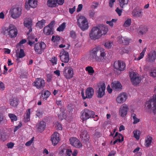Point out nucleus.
Masks as SVG:
<instances>
[{"label": "nucleus", "mask_w": 156, "mask_h": 156, "mask_svg": "<svg viewBox=\"0 0 156 156\" xmlns=\"http://www.w3.org/2000/svg\"><path fill=\"white\" fill-rule=\"evenodd\" d=\"M108 30L107 27L103 24L98 25L93 27L89 34L90 38L95 40L100 38L103 35H105Z\"/></svg>", "instance_id": "obj_1"}, {"label": "nucleus", "mask_w": 156, "mask_h": 156, "mask_svg": "<svg viewBox=\"0 0 156 156\" xmlns=\"http://www.w3.org/2000/svg\"><path fill=\"white\" fill-rule=\"evenodd\" d=\"M104 50V49L98 47L93 48L90 51V58L95 61L103 60L105 56Z\"/></svg>", "instance_id": "obj_2"}, {"label": "nucleus", "mask_w": 156, "mask_h": 156, "mask_svg": "<svg viewBox=\"0 0 156 156\" xmlns=\"http://www.w3.org/2000/svg\"><path fill=\"white\" fill-rule=\"evenodd\" d=\"M1 33L6 36H8L11 38H13L16 36L18 31L16 26L11 24L8 27H2Z\"/></svg>", "instance_id": "obj_3"}, {"label": "nucleus", "mask_w": 156, "mask_h": 156, "mask_svg": "<svg viewBox=\"0 0 156 156\" xmlns=\"http://www.w3.org/2000/svg\"><path fill=\"white\" fill-rule=\"evenodd\" d=\"M146 107L154 114H156V99L154 96L152 98L146 103Z\"/></svg>", "instance_id": "obj_4"}, {"label": "nucleus", "mask_w": 156, "mask_h": 156, "mask_svg": "<svg viewBox=\"0 0 156 156\" xmlns=\"http://www.w3.org/2000/svg\"><path fill=\"white\" fill-rule=\"evenodd\" d=\"M77 23L79 26L82 30L87 29L88 25L87 19L83 16H80L77 20Z\"/></svg>", "instance_id": "obj_5"}, {"label": "nucleus", "mask_w": 156, "mask_h": 156, "mask_svg": "<svg viewBox=\"0 0 156 156\" xmlns=\"http://www.w3.org/2000/svg\"><path fill=\"white\" fill-rule=\"evenodd\" d=\"M81 119L83 121L86 120L90 118H94V112L90 110L85 109L81 112Z\"/></svg>", "instance_id": "obj_6"}, {"label": "nucleus", "mask_w": 156, "mask_h": 156, "mask_svg": "<svg viewBox=\"0 0 156 156\" xmlns=\"http://www.w3.org/2000/svg\"><path fill=\"white\" fill-rule=\"evenodd\" d=\"M21 9L19 7H13L9 11L11 17L14 19H16L21 14Z\"/></svg>", "instance_id": "obj_7"}, {"label": "nucleus", "mask_w": 156, "mask_h": 156, "mask_svg": "<svg viewBox=\"0 0 156 156\" xmlns=\"http://www.w3.org/2000/svg\"><path fill=\"white\" fill-rule=\"evenodd\" d=\"M129 76L133 85H136L140 83L141 79L138 74L134 72H131L129 73Z\"/></svg>", "instance_id": "obj_8"}, {"label": "nucleus", "mask_w": 156, "mask_h": 156, "mask_svg": "<svg viewBox=\"0 0 156 156\" xmlns=\"http://www.w3.org/2000/svg\"><path fill=\"white\" fill-rule=\"evenodd\" d=\"M65 77L67 79H70L73 77L74 74L73 69L70 66L65 67L63 71Z\"/></svg>", "instance_id": "obj_9"}, {"label": "nucleus", "mask_w": 156, "mask_h": 156, "mask_svg": "<svg viewBox=\"0 0 156 156\" xmlns=\"http://www.w3.org/2000/svg\"><path fill=\"white\" fill-rule=\"evenodd\" d=\"M114 67L117 70L120 71H123L126 69V64L121 60H118L114 63Z\"/></svg>", "instance_id": "obj_10"}, {"label": "nucleus", "mask_w": 156, "mask_h": 156, "mask_svg": "<svg viewBox=\"0 0 156 156\" xmlns=\"http://www.w3.org/2000/svg\"><path fill=\"white\" fill-rule=\"evenodd\" d=\"M33 84L38 89L41 90L45 86V82L43 78H39L36 79Z\"/></svg>", "instance_id": "obj_11"}, {"label": "nucleus", "mask_w": 156, "mask_h": 156, "mask_svg": "<svg viewBox=\"0 0 156 156\" xmlns=\"http://www.w3.org/2000/svg\"><path fill=\"white\" fill-rule=\"evenodd\" d=\"M46 47V45L44 42L37 43L36 44L34 47L35 51L38 54H41L42 53L43 50Z\"/></svg>", "instance_id": "obj_12"}, {"label": "nucleus", "mask_w": 156, "mask_h": 156, "mask_svg": "<svg viewBox=\"0 0 156 156\" xmlns=\"http://www.w3.org/2000/svg\"><path fill=\"white\" fill-rule=\"evenodd\" d=\"M98 86L99 89L97 91V97L99 98H101L105 95L106 87L105 84L104 83H101Z\"/></svg>", "instance_id": "obj_13"}, {"label": "nucleus", "mask_w": 156, "mask_h": 156, "mask_svg": "<svg viewBox=\"0 0 156 156\" xmlns=\"http://www.w3.org/2000/svg\"><path fill=\"white\" fill-rule=\"evenodd\" d=\"M59 57L61 61L65 63H67L69 60V55L68 52L64 50L62 51Z\"/></svg>", "instance_id": "obj_14"}, {"label": "nucleus", "mask_w": 156, "mask_h": 156, "mask_svg": "<svg viewBox=\"0 0 156 156\" xmlns=\"http://www.w3.org/2000/svg\"><path fill=\"white\" fill-rule=\"evenodd\" d=\"M94 94V90L92 87H89L87 89L86 91V96H84L83 93H81L83 99H85L87 98H91L93 96Z\"/></svg>", "instance_id": "obj_15"}, {"label": "nucleus", "mask_w": 156, "mask_h": 156, "mask_svg": "<svg viewBox=\"0 0 156 156\" xmlns=\"http://www.w3.org/2000/svg\"><path fill=\"white\" fill-rule=\"evenodd\" d=\"M129 110V107L126 105H122L119 110V114L122 117H125L127 115Z\"/></svg>", "instance_id": "obj_16"}, {"label": "nucleus", "mask_w": 156, "mask_h": 156, "mask_svg": "<svg viewBox=\"0 0 156 156\" xmlns=\"http://www.w3.org/2000/svg\"><path fill=\"white\" fill-rule=\"evenodd\" d=\"M37 5V1L36 0H28L25 3V8L29 10L30 7L35 8Z\"/></svg>", "instance_id": "obj_17"}, {"label": "nucleus", "mask_w": 156, "mask_h": 156, "mask_svg": "<svg viewBox=\"0 0 156 156\" xmlns=\"http://www.w3.org/2000/svg\"><path fill=\"white\" fill-rule=\"evenodd\" d=\"M69 141L70 144L74 147L80 148L82 146L81 143L76 138L71 137Z\"/></svg>", "instance_id": "obj_18"}, {"label": "nucleus", "mask_w": 156, "mask_h": 156, "mask_svg": "<svg viewBox=\"0 0 156 156\" xmlns=\"http://www.w3.org/2000/svg\"><path fill=\"white\" fill-rule=\"evenodd\" d=\"M24 26L29 29V31L27 33L28 35L32 31V27L33 25L32 21L31 19L29 18H26L25 19L24 22Z\"/></svg>", "instance_id": "obj_19"}, {"label": "nucleus", "mask_w": 156, "mask_h": 156, "mask_svg": "<svg viewBox=\"0 0 156 156\" xmlns=\"http://www.w3.org/2000/svg\"><path fill=\"white\" fill-rule=\"evenodd\" d=\"M127 95L125 93H122L120 94L116 98V101L118 103L122 104L125 101Z\"/></svg>", "instance_id": "obj_20"}, {"label": "nucleus", "mask_w": 156, "mask_h": 156, "mask_svg": "<svg viewBox=\"0 0 156 156\" xmlns=\"http://www.w3.org/2000/svg\"><path fill=\"white\" fill-rule=\"evenodd\" d=\"M156 58V52L155 51H151L148 54L147 58V61L152 62L154 61Z\"/></svg>", "instance_id": "obj_21"}, {"label": "nucleus", "mask_w": 156, "mask_h": 156, "mask_svg": "<svg viewBox=\"0 0 156 156\" xmlns=\"http://www.w3.org/2000/svg\"><path fill=\"white\" fill-rule=\"evenodd\" d=\"M51 140L53 145H55L57 144L59 140L58 133L55 132L51 136Z\"/></svg>", "instance_id": "obj_22"}, {"label": "nucleus", "mask_w": 156, "mask_h": 156, "mask_svg": "<svg viewBox=\"0 0 156 156\" xmlns=\"http://www.w3.org/2000/svg\"><path fill=\"white\" fill-rule=\"evenodd\" d=\"M46 127V123L43 121H41L38 123L36 126L37 131L39 132H41L45 129Z\"/></svg>", "instance_id": "obj_23"}, {"label": "nucleus", "mask_w": 156, "mask_h": 156, "mask_svg": "<svg viewBox=\"0 0 156 156\" xmlns=\"http://www.w3.org/2000/svg\"><path fill=\"white\" fill-rule=\"evenodd\" d=\"M80 137L83 140L87 141L89 138V135L88 134V133L85 130H82L80 134Z\"/></svg>", "instance_id": "obj_24"}, {"label": "nucleus", "mask_w": 156, "mask_h": 156, "mask_svg": "<svg viewBox=\"0 0 156 156\" xmlns=\"http://www.w3.org/2000/svg\"><path fill=\"white\" fill-rule=\"evenodd\" d=\"M44 34L47 35L52 34H53V28L48 26L45 27L43 30Z\"/></svg>", "instance_id": "obj_25"}, {"label": "nucleus", "mask_w": 156, "mask_h": 156, "mask_svg": "<svg viewBox=\"0 0 156 156\" xmlns=\"http://www.w3.org/2000/svg\"><path fill=\"white\" fill-rule=\"evenodd\" d=\"M112 88L116 90L121 89L122 86L121 84L118 81L114 82L111 84Z\"/></svg>", "instance_id": "obj_26"}, {"label": "nucleus", "mask_w": 156, "mask_h": 156, "mask_svg": "<svg viewBox=\"0 0 156 156\" xmlns=\"http://www.w3.org/2000/svg\"><path fill=\"white\" fill-rule=\"evenodd\" d=\"M142 12L140 9H134L132 12L133 16L141 17L142 16Z\"/></svg>", "instance_id": "obj_27"}, {"label": "nucleus", "mask_w": 156, "mask_h": 156, "mask_svg": "<svg viewBox=\"0 0 156 156\" xmlns=\"http://www.w3.org/2000/svg\"><path fill=\"white\" fill-rule=\"evenodd\" d=\"M10 105L12 106L16 107L18 104V100L15 97H12L9 100Z\"/></svg>", "instance_id": "obj_28"}, {"label": "nucleus", "mask_w": 156, "mask_h": 156, "mask_svg": "<svg viewBox=\"0 0 156 156\" xmlns=\"http://www.w3.org/2000/svg\"><path fill=\"white\" fill-rule=\"evenodd\" d=\"M28 44L30 46H32L35 43V41L37 42V38H35L34 37L32 36H30L28 37Z\"/></svg>", "instance_id": "obj_29"}, {"label": "nucleus", "mask_w": 156, "mask_h": 156, "mask_svg": "<svg viewBox=\"0 0 156 156\" xmlns=\"http://www.w3.org/2000/svg\"><path fill=\"white\" fill-rule=\"evenodd\" d=\"M57 4L56 0H48L47 1V5L50 7H55Z\"/></svg>", "instance_id": "obj_30"}, {"label": "nucleus", "mask_w": 156, "mask_h": 156, "mask_svg": "<svg viewBox=\"0 0 156 156\" xmlns=\"http://www.w3.org/2000/svg\"><path fill=\"white\" fill-rule=\"evenodd\" d=\"M130 40L127 38L121 37L120 39V41L122 44L124 45H127L129 44Z\"/></svg>", "instance_id": "obj_31"}, {"label": "nucleus", "mask_w": 156, "mask_h": 156, "mask_svg": "<svg viewBox=\"0 0 156 156\" xmlns=\"http://www.w3.org/2000/svg\"><path fill=\"white\" fill-rule=\"evenodd\" d=\"M26 112V115L24 117V121L25 122H28L30 120V109H28Z\"/></svg>", "instance_id": "obj_32"}, {"label": "nucleus", "mask_w": 156, "mask_h": 156, "mask_svg": "<svg viewBox=\"0 0 156 156\" xmlns=\"http://www.w3.org/2000/svg\"><path fill=\"white\" fill-rule=\"evenodd\" d=\"M45 23V20H42L41 21H38L37 24L36 26L40 28H43L45 25L44 23Z\"/></svg>", "instance_id": "obj_33"}, {"label": "nucleus", "mask_w": 156, "mask_h": 156, "mask_svg": "<svg viewBox=\"0 0 156 156\" xmlns=\"http://www.w3.org/2000/svg\"><path fill=\"white\" fill-rule=\"evenodd\" d=\"M141 30H140L139 33L142 35L146 33L148 31L147 28L145 26H142L140 27Z\"/></svg>", "instance_id": "obj_34"}, {"label": "nucleus", "mask_w": 156, "mask_h": 156, "mask_svg": "<svg viewBox=\"0 0 156 156\" xmlns=\"http://www.w3.org/2000/svg\"><path fill=\"white\" fill-rule=\"evenodd\" d=\"M152 138L150 136L147 137L145 140V146L147 147H148L151 144L152 141Z\"/></svg>", "instance_id": "obj_35"}, {"label": "nucleus", "mask_w": 156, "mask_h": 156, "mask_svg": "<svg viewBox=\"0 0 156 156\" xmlns=\"http://www.w3.org/2000/svg\"><path fill=\"white\" fill-rule=\"evenodd\" d=\"M128 0H119V5L120 7L123 8L124 5L128 4Z\"/></svg>", "instance_id": "obj_36"}, {"label": "nucleus", "mask_w": 156, "mask_h": 156, "mask_svg": "<svg viewBox=\"0 0 156 156\" xmlns=\"http://www.w3.org/2000/svg\"><path fill=\"white\" fill-rule=\"evenodd\" d=\"M16 53L17 54L18 53V57L19 58H22L25 56V54L24 50L21 48L20 50L19 53L17 52V51H16Z\"/></svg>", "instance_id": "obj_37"}, {"label": "nucleus", "mask_w": 156, "mask_h": 156, "mask_svg": "<svg viewBox=\"0 0 156 156\" xmlns=\"http://www.w3.org/2000/svg\"><path fill=\"white\" fill-rule=\"evenodd\" d=\"M60 40V37L58 36H53L51 39V41L56 43H58Z\"/></svg>", "instance_id": "obj_38"}, {"label": "nucleus", "mask_w": 156, "mask_h": 156, "mask_svg": "<svg viewBox=\"0 0 156 156\" xmlns=\"http://www.w3.org/2000/svg\"><path fill=\"white\" fill-rule=\"evenodd\" d=\"M66 27V23H63L61 25L59 26L57 29V30L58 31H63Z\"/></svg>", "instance_id": "obj_39"}, {"label": "nucleus", "mask_w": 156, "mask_h": 156, "mask_svg": "<svg viewBox=\"0 0 156 156\" xmlns=\"http://www.w3.org/2000/svg\"><path fill=\"white\" fill-rule=\"evenodd\" d=\"M131 117H132L134 120V122L133 123L134 124H136L138 122H139L140 120L139 119L137 118L136 116V115L134 113H132L131 114Z\"/></svg>", "instance_id": "obj_40"}, {"label": "nucleus", "mask_w": 156, "mask_h": 156, "mask_svg": "<svg viewBox=\"0 0 156 156\" xmlns=\"http://www.w3.org/2000/svg\"><path fill=\"white\" fill-rule=\"evenodd\" d=\"M140 131L137 130H134L133 132L134 137L137 140H138L140 137Z\"/></svg>", "instance_id": "obj_41"}, {"label": "nucleus", "mask_w": 156, "mask_h": 156, "mask_svg": "<svg viewBox=\"0 0 156 156\" xmlns=\"http://www.w3.org/2000/svg\"><path fill=\"white\" fill-rule=\"evenodd\" d=\"M86 70L89 73L92 75L94 72L93 68L91 66H87L86 68Z\"/></svg>", "instance_id": "obj_42"}, {"label": "nucleus", "mask_w": 156, "mask_h": 156, "mask_svg": "<svg viewBox=\"0 0 156 156\" xmlns=\"http://www.w3.org/2000/svg\"><path fill=\"white\" fill-rule=\"evenodd\" d=\"M50 94V93L49 91L46 90L45 91L43 94H42V96L46 100Z\"/></svg>", "instance_id": "obj_43"}, {"label": "nucleus", "mask_w": 156, "mask_h": 156, "mask_svg": "<svg viewBox=\"0 0 156 156\" xmlns=\"http://www.w3.org/2000/svg\"><path fill=\"white\" fill-rule=\"evenodd\" d=\"M9 115L12 122L14 121H16L17 119L16 116L14 114H9Z\"/></svg>", "instance_id": "obj_44"}, {"label": "nucleus", "mask_w": 156, "mask_h": 156, "mask_svg": "<svg viewBox=\"0 0 156 156\" xmlns=\"http://www.w3.org/2000/svg\"><path fill=\"white\" fill-rule=\"evenodd\" d=\"M146 48H145L143 50L142 52L140 54V56L137 58V59L138 60H140L142 58L144 55L145 52L146 51Z\"/></svg>", "instance_id": "obj_45"}, {"label": "nucleus", "mask_w": 156, "mask_h": 156, "mask_svg": "<svg viewBox=\"0 0 156 156\" xmlns=\"http://www.w3.org/2000/svg\"><path fill=\"white\" fill-rule=\"evenodd\" d=\"M146 48H145L143 50L142 52L140 54V56L137 58V59L138 60H140L142 58L144 55L145 52L146 51Z\"/></svg>", "instance_id": "obj_46"}, {"label": "nucleus", "mask_w": 156, "mask_h": 156, "mask_svg": "<svg viewBox=\"0 0 156 156\" xmlns=\"http://www.w3.org/2000/svg\"><path fill=\"white\" fill-rule=\"evenodd\" d=\"M131 23V20L130 19H128L125 22L124 24V26L125 27H129Z\"/></svg>", "instance_id": "obj_47"}, {"label": "nucleus", "mask_w": 156, "mask_h": 156, "mask_svg": "<svg viewBox=\"0 0 156 156\" xmlns=\"http://www.w3.org/2000/svg\"><path fill=\"white\" fill-rule=\"evenodd\" d=\"M55 128L56 129H58L59 130H61L62 129V127L61 124L58 122H56L55 123Z\"/></svg>", "instance_id": "obj_48"}, {"label": "nucleus", "mask_w": 156, "mask_h": 156, "mask_svg": "<svg viewBox=\"0 0 156 156\" xmlns=\"http://www.w3.org/2000/svg\"><path fill=\"white\" fill-rule=\"evenodd\" d=\"M112 42H106L105 44V46L108 48H111L112 46Z\"/></svg>", "instance_id": "obj_49"}, {"label": "nucleus", "mask_w": 156, "mask_h": 156, "mask_svg": "<svg viewBox=\"0 0 156 156\" xmlns=\"http://www.w3.org/2000/svg\"><path fill=\"white\" fill-rule=\"evenodd\" d=\"M150 75L156 79V69L153 70L150 73Z\"/></svg>", "instance_id": "obj_50"}, {"label": "nucleus", "mask_w": 156, "mask_h": 156, "mask_svg": "<svg viewBox=\"0 0 156 156\" xmlns=\"http://www.w3.org/2000/svg\"><path fill=\"white\" fill-rule=\"evenodd\" d=\"M1 136H0V140L2 141H4L6 139V136L4 134L2 133Z\"/></svg>", "instance_id": "obj_51"}, {"label": "nucleus", "mask_w": 156, "mask_h": 156, "mask_svg": "<svg viewBox=\"0 0 156 156\" xmlns=\"http://www.w3.org/2000/svg\"><path fill=\"white\" fill-rule=\"evenodd\" d=\"M95 14V12L94 10L90 11L89 15L90 18H93L94 17Z\"/></svg>", "instance_id": "obj_52"}, {"label": "nucleus", "mask_w": 156, "mask_h": 156, "mask_svg": "<svg viewBox=\"0 0 156 156\" xmlns=\"http://www.w3.org/2000/svg\"><path fill=\"white\" fill-rule=\"evenodd\" d=\"M70 37L73 38H75L76 37V33L75 31L73 30L70 31Z\"/></svg>", "instance_id": "obj_53"}, {"label": "nucleus", "mask_w": 156, "mask_h": 156, "mask_svg": "<svg viewBox=\"0 0 156 156\" xmlns=\"http://www.w3.org/2000/svg\"><path fill=\"white\" fill-rule=\"evenodd\" d=\"M65 150L64 149L62 150L59 152L58 156H67L66 154L64 153Z\"/></svg>", "instance_id": "obj_54"}, {"label": "nucleus", "mask_w": 156, "mask_h": 156, "mask_svg": "<svg viewBox=\"0 0 156 156\" xmlns=\"http://www.w3.org/2000/svg\"><path fill=\"white\" fill-rule=\"evenodd\" d=\"M57 58L54 57L52 58L51 59V62L54 64H56L57 63Z\"/></svg>", "instance_id": "obj_55"}, {"label": "nucleus", "mask_w": 156, "mask_h": 156, "mask_svg": "<svg viewBox=\"0 0 156 156\" xmlns=\"http://www.w3.org/2000/svg\"><path fill=\"white\" fill-rule=\"evenodd\" d=\"M47 81L49 82H51L52 78V76L50 74H48L47 75Z\"/></svg>", "instance_id": "obj_56"}, {"label": "nucleus", "mask_w": 156, "mask_h": 156, "mask_svg": "<svg viewBox=\"0 0 156 156\" xmlns=\"http://www.w3.org/2000/svg\"><path fill=\"white\" fill-rule=\"evenodd\" d=\"M34 137H33L30 140L27 142L25 144V145L26 146H29L31 144L33 140H34Z\"/></svg>", "instance_id": "obj_57"}, {"label": "nucleus", "mask_w": 156, "mask_h": 156, "mask_svg": "<svg viewBox=\"0 0 156 156\" xmlns=\"http://www.w3.org/2000/svg\"><path fill=\"white\" fill-rule=\"evenodd\" d=\"M22 126V124L21 123H20L18 126H16L14 130V132H15L17 130H18Z\"/></svg>", "instance_id": "obj_58"}, {"label": "nucleus", "mask_w": 156, "mask_h": 156, "mask_svg": "<svg viewBox=\"0 0 156 156\" xmlns=\"http://www.w3.org/2000/svg\"><path fill=\"white\" fill-rule=\"evenodd\" d=\"M72 151L71 149H68L66 151V156H70L71 154H72Z\"/></svg>", "instance_id": "obj_59"}, {"label": "nucleus", "mask_w": 156, "mask_h": 156, "mask_svg": "<svg viewBox=\"0 0 156 156\" xmlns=\"http://www.w3.org/2000/svg\"><path fill=\"white\" fill-rule=\"evenodd\" d=\"M75 10L76 6H74L73 8L69 9V12L71 14H73L74 12L75 11Z\"/></svg>", "instance_id": "obj_60"}, {"label": "nucleus", "mask_w": 156, "mask_h": 156, "mask_svg": "<svg viewBox=\"0 0 156 156\" xmlns=\"http://www.w3.org/2000/svg\"><path fill=\"white\" fill-rule=\"evenodd\" d=\"M43 114L42 112L40 111L39 110H37L36 111V115L39 117H41Z\"/></svg>", "instance_id": "obj_61"}, {"label": "nucleus", "mask_w": 156, "mask_h": 156, "mask_svg": "<svg viewBox=\"0 0 156 156\" xmlns=\"http://www.w3.org/2000/svg\"><path fill=\"white\" fill-rule=\"evenodd\" d=\"M14 144L13 143L10 142L7 144V146L8 148H12L13 147Z\"/></svg>", "instance_id": "obj_62"}, {"label": "nucleus", "mask_w": 156, "mask_h": 156, "mask_svg": "<svg viewBox=\"0 0 156 156\" xmlns=\"http://www.w3.org/2000/svg\"><path fill=\"white\" fill-rule=\"evenodd\" d=\"M115 11L118 13L119 16H120L122 12V11L119 9L118 7L115 10Z\"/></svg>", "instance_id": "obj_63"}, {"label": "nucleus", "mask_w": 156, "mask_h": 156, "mask_svg": "<svg viewBox=\"0 0 156 156\" xmlns=\"http://www.w3.org/2000/svg\"><path fill=\"white\" fill-rule=\"evenodd\" d=\"M5 87L4 84L1 81H0V88L2 90H4Z\"/></svg>", "instance_id": "obj_64"}]
</instances>
